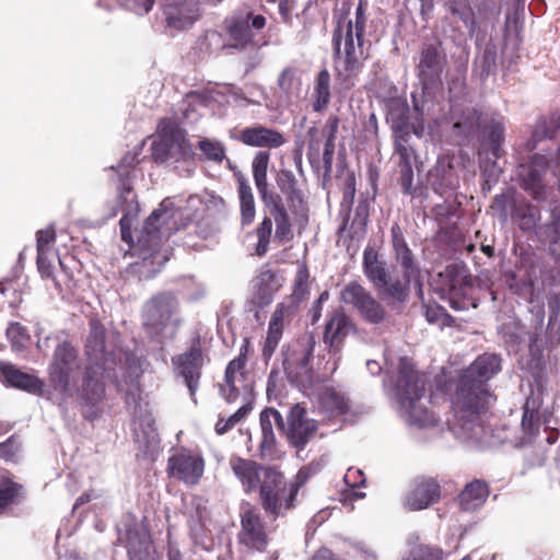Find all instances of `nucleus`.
<instances>
[{
  "mask_svg": "<svg viewBox=\"0 0 560 560\" xmlns=\"http://www.w3.org/2000/svg\"><path fill=\"white\" fill-rule=\"evenodd\" d=\"M501 371V358L494 353H482L462 370L455 381L452 409L455 420L468 438L482 441L486 438L490 409L495 395L489 381Z\"/></svg>",
  "mask_w": 560,
  "mask_h": 560,
  "instance_id": "1",
  "label": "nucleus"
},
{
  "mask_svg": "<svg viewBox=\"0 0 560 560\" xmlns=\"http://www.w3.org/2000/svg\"><path fill=\"white\" fill-rule=\"evenodd\" d=\"M366 18L362 3L355 10L354 22L348 14H340L332 32V47L335 56L341 58V66L337 67V78L347 89L354 85L355 79L363 69L365 60L370 58L371 44L365 42Z\"/></svg>",
  "mask_w": 560,
  "mask_h": 560,
  "instance_id": "2",
  "label": "nucleus"
},
{
  "mask_svg": "<svg viewBox=\"0 0 560 560\" xmlns=\"http://www.w3.org/2000/svg\"><path fill=\"white\" fill-rule=\"evenodd\" d=\"M117 387L120 385L115 369L105 363L86 362L80 378V386L74 387L81 407L82 417L93 422L103 413L106 399V381Z\"/></svg>",
  "mask_w": 560,
  "mask_h": 560,
  "instance_id": "3",
  "label": "nucleus"
},
{
  "mask_svg": "<svg viewBox=\"0 0 560 560\" xmlns=\"http://www.w3.org/2000/svg\"><path fill=\"white\" fill-rule=\"evenodd\" d=\"M80 368L78 348L68 339L59 341L47 368V380L62 402H67L73 396L74 380Z\"/></svg>",
  "mask_w": 560,
  "mask_h": 560,
  "instance_id": "4",
  "label": "nucleus"
},
{
  "mask_svg": "<svg viewBox=\"0 0 560 560\" xmlns=\"http://www.w3.org/2000/svg\"><path fill=\"white\" fill-rule=\"evenodd\" d=\"M262 510L277 520L296 506L298 490L284 474L278 468L267 470L266 480L258 491Z\"/></svg>",
  "mask_w": 560,
  "mask_h": 560,
  "instance_id": "5",
  "label": "nucleus"
},
{
  "mask_svg": "<svg viewBox=\"0 0 560 560\" xmlns=\"http://www.w3.org/2000/svg\"><path fill=\"white\" fill-rule=\"evenodd\" d=\"M447 63V54L440 39L423 42L420 45L415 71L423 91L434 90L442 84Z\"/></svg>",
  "mask_w": 560,
  "mask_h": 560,
  "instance_id": "6",
  "label": "nucleus"
},
{
  "mask_svg": "<svg viewBox=\"0 0 560 560\" xmlns=\"http://www.w3.org/2000/svg\"><path fill=\"white\" fill-rule=\"evenodd\" d=\"M268 525L255 505L247 503L240 512V529L236 541L241 550L247 553H264L270 544Z\"/></svg>",
  "mask_w": 560,
  "mask_h": 560,
  "instance_id": "7",
  "label": "nucleus"
},
{
  "mask_svg": "<svg viewBox=\"0 0 560 560\" xmlns=\"http://www.w3.org/2000/svg\"><path fill=\"white\" fill-rule=\"evenodd\" d=\"M179 302L171 291L152 295L143 306V326L154 335H162L167 327L176 330L182 319L176 317Z\"/></svg>",
  "mask_w": 560,
  "mask_h": 560,
  "instance_id": "8",
  "label": "nucleus"
},
{
  "mask_svg": "<svg viewBox=\"0 0 560 560\" xmlns=\"http://www.w3.org/2000/svg\"><path fill=\"white\" fill-rule=\"evenodd\" d=\"M427 375L416 370L411 359L402 357L398 363V377L395 384L396 396L399 404L409 410L416 419L417 401L425 392Z\"/></svg>",
  "mask_w": 560,
  "mask_h": 560,
  "instance_id": "9",
  "label": "nucleus"
},
{
  "mask_svg": "<svg viewBox=\"0 0 560 560\" xmlns=\"http://www.w3.org/2000/svg\"><path fill=\"white\" fill-rule=\"evenodd\" d=\"M340 301L353 310L369 324L380 325L387 318L383 304L358 281L346 283L340 291Z\"/></svg>",
  "mask_w": 560,
  "mask_h": 560,
  "instance_id": "10",
  "label": "nucleus"
},
{
  "mask_svg": "<svg viewBox=\"0 0 560 560\" xmlns=\"http://www.w3.org/2000/svg\"><path fill=\"white\" fill-rule=\"evenodd\" d=\"M206 360L208 358L205 354L199 338H196L186 351L172 357V364L176 376L184 381L191 399L195 401Z\"/></svg>",
  "mask_w": 560,
  "mask_h": 560,
  "instance_id": "11",
  "label": "nucleus"
},
{
  "mask_svg": "<svg viewBox=\"0 0 560 560\" xmlns=\"http://www.w3.org/2000/svg\"><path fill=\"white\" fill-rule=\"evenodd\" d=\"M442 277V298L446 299L450 306L455 311L467 310L472 302V279L463 268L452 265L445 268Z\"/></svg>",
  "mask_w": 560,
  "mask_h": 560,
  "instance_id": "12",
  "label": "nucleus"
},
{
  "mask_svg": "<svg viewBox=\"0 0 560 560\" xmlns=\"http://www.w3.org/2000/svg\"><path fill=\"white\" fill-rule=\"evenodd\" d=\"M266 18L261 14L247 12L245 14H234L224 21L225 31L233 47L244 49L255 44V33L266 26Z\"/></svg>",
  "mask_w": 560,
  "mask_h": 560,
  "instance_id": "13",
  "label": "nucleus"
},
{
  "mask_svg": "<svg viewBox=\"0 0 560 560\" xmlns=\"http://www.w3.org/2000/svg\"><path fill=\"white\" fill-rule=\"evenodd\" d=\"M205 465L200 454L182 450L168 458L166 470L170 477L192 487L199 483L205 472Z\"/></svg>",
  "mask_w": 560,
  "mask_h": 560,
  "instance_id": "14",
  "label": "nucleus"
},
{
  "mask_svg": "<svg viewBox=\"0 0 560 560\" xmlns=\"http://www.w3.org/2000/svg\"><path fill=\"white\" fill-rule=\"evenodd\" d=\"M229 466L238 480L245 494L258 492L266 480L267 470L276 466H265L256 460L244 458L238 455H232L229 459Z\"/></svg>",
  "mask_w": 560,
  "mask_h": 560,
  "instance_id": "15",
  "label": "nucleus"
},
{
  "mask_svg": "<svg viewBox=\"0 0 560 560\" xmlns=\"http://www.w3.org/2000/svg\"><path fill=\"white\" fill-rule=\"evenodd\" d=\"M318 430L317 421L307 417V411L300 404L291 407L288 415L285 435L296 450H304Z\"/></svg>",
  "mask_w": 560,
  "mask_h": 560,
  "instance_id": "16",
  "label": "nucleus"
},
{
  "mask_svg": "<svg viewBox=\"0 0 560 560\" xmlns=\"http://www.w3.org/2000/svg\"><path fill=\"white\" fill-rule=\"evenodd\" d=\"M275 182L279 190L278 192L276 191V194L281 197L288 211L295 215L307 211L306 196L291 170H279L276 174Z\"/></svg>",
  "mask_w": 560,
  "mask_h": 560,
  "instance_id": "17",
  "label": "nucleus"
},
{
  "mask_svg": "<svg viewBox=\"0 0 560 560\" xmlns=\"http://www.w3.org/2000/svg\"><path fill=\"white\" fill-rule=\"evenodd\" d=\"M544 392L541 386L530 388L528 396L523 405V415L521 421V444H532L539 435L541 419L540 408L544 404Z\"/></svg>",
  "mask_w": 560,
  "mask_h": 560,
  "instance_id": "18",
  "label": "nucleus"
},
{
  "mask_svg": "<svg viewBox=\"0 0 560 560\" xmlns=\"http://www.w3.org/2000/svg\"><path fill=\"white\" fill-rule=\"evenodd\" d=\"M441 486L433 477L420 476L413 479L405 495V505L410 511H420L439 502Z\"/></svg>",
  "mask_w": 560,
  "mask_h": 560,
  "instance_id": "19",
  "label": "nucleus"
},
{
  "mask_svg": "<svg viewBox=\"0 0 560 560\" xmlns=\"http://www.w3.org/2000/svg\"><path fill=\"white\" fill-rule=\"evenodd\" d=\"M353 329L354 324L345 311L342 308L334 310L327 317L323 334V341L329 353H339Z\"/></svg>",
  "mask_w": 560,
  "mask_h": 560,
  "instance_id": "20",
  "label": "nucleus"
},
{
  "mask_svg": "<svg viewBox=\"0 0 560 560\" xmlns=\"http://www.w3.org/2000/svg\"><path fill=\"white\" fill-rule=\"evenodd\" d=\"M411 137L394 138V155L397 156V166L399 170V184L404 195L411 198L418 197V188L412 186L413 168L412 159L416 156L415 149L410 145Z\"/></svg>",
  "mask_w": 560,
  "mask_h": 560,
  "instance_id": "21",
  "label": "nucleus"
},
{
  "mask_svg": "<svg viewBox=\"0 0 560 560\" xmlns=\"http://www.w3.org/2000/svg\"><path fill=\"white\" fill-rule=\"evenodd\" d=\"M387 120L390 122L393 138L411 137V133L417 137L423 135V124L411 121L410 107L406 100L392 98L387 103Z\"/></svg>",
  "mask_w": 560,
  "mask_h": 560,
  "instance_id": "22",
  "label": "nucleus"
},
{
  "mask_svg": "<svg viewBox=\"0 0 560 560\" xmlns=\"http://www.w3.org/2000/svg\"><path fill=\"white\" fill-rule=\"evenodd\" d=\"M235 140L248 147L256 148H279L284 144V136L276 130L262 125L245 127L233 137Z\"/></svg>",
  "mask_w": 560,
  "mask_h": 560,
  "instance_id": "23",
  "label": "nucleus"
},
{
  "mask_svg": "<svg viewBox=\"0 0 560 560\" xmlns=\"http://www.w3.org/2000/svg\"><path fill=\"white\" fill-rule=\"evenodd\" d=\"M265 208L269 211L271 219L275 221V241L280 245H284L294 238L293 225L281 197L277 196L262 201Z\"/></svg>",
  "mask_w": 560,
  "mask_h": 560,
  "instance_id": "24",
  "label": "nucleus"
},
{
  "mask_svg": "<svg viewBox=\"0 0 560 560\" xmlns=\"http://www.w3.org/2000/svg\"><path fill=\"white\" fill-rule=\"evenodd\" d=\"M0 373L8 386L36 396L43 395L45 382L38 376L23 372L12 363H0Z\"/></svg>",
  "mask_w": 560,
  "mask_h": 560,
  "instance_id": "25",
  "label": "nucleus"
},
{
  "mask_svg": "<svg viewBox=\"0 0 560 560\" xmlns=\"http://www.w3.org/2000/svg\"><path fill=\"white\" fill-rule=\"evenodd\" d=\"M86 362L108 365L110 353L106 352V328L98 319L90 320V330L84 345Z\"/></svg>",
  "mask_w": 560,
  "mask_h": 560,
  "instance_id": "26",
  "label": "nucleus"
},
{
  "mask_svg": "<svg viewBox=\"0 0 560 560\" xmlns=\"http://www.w3.org/2000/svg\"><path fill=\"white\" fill-rule=\"evenodd\" d=\"M166 23L170 27L182 31L190 27L200 16L199 5L191 0L167 4L164 9Z\"/></svg>",
  "mask_w": 560,
  "mask_h": 560,
  "instance_id": "27",
  "label": "nucleus"
},
{
  "mask_svg": "<svg viewBox=\"0 0 560 560\" xmlns=\"http://www.w3.org/2000/svg\"><path fill=\"white\" fill-rule=\"evenodd\" d=\"M315 345L316 341L313 334H304L299 337L293 345L291 353L288 354L283 362L284 369L288 370L292 365H296L303 371L307 380H310L312 373L310 363L313 358Z\"/></svg>",
  "mask_w": 560,
  "mask_h": 560,
  "instance_id": "28",
  "label": "nucleus"
},
{
  "mask_svg": "<svg viewBox=\"0 0 560 560\" xmlns=\"http://www.w3.org/2000/svg\"><path fill=\"white\" fill-rule=\"evenodd\" d=\"M392 246L396 261L401 266L405 277L416 276L418 272L417 265L411 249L409 248L401 226L394 222L390 228Z\"/></svg>",
  "mask_w": 560,
  "mask_h": 560,
  "instance_id": "29",
  "label": "nucleus"
},
{
  "mask_svg": "<svg viewBox=\"0 0 560 560\" xmlns=\"http://www.w3.org/2000/svg\"><path fill=\"white\" fill-rule=\"evenodd\" d=\"M490 494L488 482L474 479L468 482L458 494V503L463 511L474 512L480 509Z\"/></svg>",
  "mask_w": 560,
  "mask_h": 560,
  "instance_id": "30",
  "label": "nucleus"
},
{
  "mask_svg": "<svg viewBox=\"0 0 560 560\" xmlns=\"http://www.w3.org/2000/svg\"><path fill=\"white\" fill-rule=\"evenodd\" d=\"M428 177L434 192L440 196L455 190L459 185L456 171L450 163L439 162L430 170Z\"/></svg>",
  "mask_w": 560,
  "mask_h": 560,
  "instance_id": "31",
  "label": "nucleus"
},
{
  "mask_svg": "<svg viewBox=\"0 0 560 560\" xmlns=\"http://www.w3.org/2000/svg\"><path fill=\"white\" fill-rule=\"evenodd\" d=\"M270 153L268 151H258L252 162L253 178L261 201L277 197L275 190L269 188L268 166Z\"/></svg>",
  "mask_w": 560,
  "mask_h": 560,
  "instance_id": "32",
  "label": "nucleus"
},
{
  "mask_svg": "<svg viewBox=\"0 0 560 560\" xmlns=\"http://www.w3.org/2000/svg\"><path fill=\"white\" fill-rule=\"evenodd\" d=\"M363 271L376 290L386 287L388 277L386 264L373 247L368 246L363 252Z\"/></svg>",
  "mask_w": 560,
  "mask_h": 560,
  "instance_id": "33",
  "label": "nucleus"
},
{
  "mask_svg": "<svg viewBox=\"0 0 560 560\" xmlns=\"http://www.w3.org/2000/svg\"><path fill=\"white\" fill-rule=\"evenodd\" d=\"M159 252L156 247L150 252L142 253L140 260H137L128 266L126 272L139 281L150 280L156 276L161 270V265L155 261Z\"/></svg>",
  "mask_w": 560,
  "mask_h": 560,
  "instance_id": "34",
  "label": "nucleus"
},
{
  "mask_svg": "<svg viewBox=\"0 0 560 560\" xmlns=\"http://www.w3.org/2000/svg\"><path fill=\"white\" fill-rule=\"evenodd\" d=\"M480 118L481 113L478 109L474 107H466L453 124V131L462 139H471L479 130Z\"/></svg>",
  "mask_w": 560,
  "mask_h": 560,
  "instance_id": "35",
  "label": "nucleus"
},
{
  "mask_svg": "<svg viewBox=\"0 0 560 560\" xmlns=\"http://www.w3.org/2000/svg\"><path fill=\"white\" fill-rule=\"evenodd\" d=\"M152 541L147 533L138 528L127 530L126 548L129 560H148Z\"/></svg>",
  "mask_w": 560,
  "mask_h": 560,
  "instance_id": "36",
  "label": "nucleus"
},
{
  "mask_svg": "<svg viewBox=\"0 0 560 560\" xmlns=\"http://www.w3.org/2000/svg\"><path fill=\"white\" fill-rule=\"evenodd\" d=\"M237 192L241 208V223L242 225H249L255 220L256 206L252 187L243 175L237 176Z\"/></svg>",
  "mask_w": 560,
  "mask_h": 560,
  "instance_id": "37",
  "label": "nucleus"
},
{
  "mask_svg": "<svg viewBox=\"0 0 560 560\" xmlns=\"http://www.w3.org/2000/svg\"><path fill=\"white\" fill-rule=\"evenodd\" d=\"M331 98L330 92V73L324 68L322 69L315 79L314 90L312 93V107L315 113H322L325 110Z\"/></svg>",
  "mask_w": 560,
  "mask_h": 560,
  "instance_id": "38",
  "label": "nucleus"
},
{
  "mask_svg": "<svg viewBox=\"0 0 560 560\" xmlns=\"http://www.w3.org/2000/svg\"><path fill=\"white\" fill-rule=\"evenodd\" d=\"M445 7L452 15L457 16L462 21L470 36L477 33L479 24L470 0H447Z\"/></svg>",
  "mask_w": 560,
  "mask_h": 560,
  "instance_id": "39",
  "label": "nucleus"
},
{
  "mask_svg": "<svg viewBox=\"0 0 560 560\" xmlns=\"http://www.w3.org/2000/svg\"><path fill=\"white\" fill-rule=\"evenodd\" d=\"M459 205L454 202H443L435 205L431 209V213L439 225L441 232L451 237L456 234L457 226L452 221L458 211Z\"/></svg>",
  "mask_w": 560,
  "mask_h": 560,
  "instance_id": "40",
  "label": "nucleus"
},
{
  "mask_svg": "<svg viewBox=\"0 0 560 560\" xmlns=\"http://www.w3.org/2000/svg\"><path fill=\"white\" fill-rule=\"evenodd\" d=\"M319 402L331 416H343L351 409L350 400L334 387L325 388L319 396Z\"/></svg>",
  "mask_w": 560,
  "mask_h": 560,
  "instance_id": "41",
  "label": "nucleus"
},
{
  "mask_svg": "<svg viewBox=\"0 0 560 560\" xmlns=\"http://www.w3.org/2000/svg\"><path fill=\"white\" fill-rule=\"evenodd\" d=\"M512 218L522 231L529 232L536 228L540 220V210L529 202L518 201L513 207Z\"/></svg>",
  "mask_w": 560,
  "mask_h": 560,
  "instance_id": "42",
  "label": "nucleus"
},
{
  "mask_svg": "<svg viewBox=\"0 0 560 560\" xmlns=\"http://www.w3.org/2000/svg\"><path fill=\"white\" fill-rule=\"evenodd\" d=\"M166 200L162 201L160 208L155 209L144 221L142 233L145 235L148 243H153V247L160 245V233L162 224L165 223L166 219Z\"/></svg>",
  "mask_w": 560,
  "mask_h": 560,
  "instance_id": "43",
  "label": "nucleus"
},
{
  "mask_svg": "<svg viewBox=\"0 0 560 560\" xmlns=\"http://www.w3.org/2000/svg\"><path fill=\"white\" fill-rule=\"evenodd\" d=\"M504 131L503 117H492L485 127V132L487 133L490 145V152L495 159H500L504 153V150L502 149Z\"/></svg>",
  "mask_w": 560,
  "mask_h": 560,
  "instance_id": "44",
  "label": "nucleus"
},
{
  "mask_svg": "<svg viewBox=\"0 0 560 560\" xmlns=\"http://www.w3.org/2000/svg\"><path fill=\"white\" fill-rule=\"evenodd\" d=\"M23 498V486L8 477L0 480V515L11 505L19 504Z\"/></svg>",
  "mask_w": 560,
  "mask_h": 560,
  "instance_id": "45",
  "label": "nucleus"
},
{
  "mask_svg": "<svg viewBox=\"0 0 560 560\" xmlns=\"http://www.w3.org/2000/svg\"><path fill=\"white\" fill-rule=\"evenodd\" d=\"M340 119L337 115H330L326 120L323 132L326 137L323 151V161L326 168H330L335 153V141L339 128Z\"/></svg>",
  "mask_w": 560,
  "mask_h": 560,
  "instance_id": "46",
  "label": "nucleus"
},
{
  "mask_svg": "<svg viewBox=\"0 0 560 560\" xmlns=\"http://www.w3.org/2000/svg\"><path fill=\"white\" fill-rule=\"evenodd\" d=\"M246 361L241 358H235L230 361L226 365L224 373V382L229 387V394L226 395V400L229 402L234 401L240 394L238 388L236 387V373H241V375L245 374Z\"/></svg>",
  "mask_w": 560,
  "mask_h": 560,
  "instance_id": "47",
  "label": "nucleus"
},
{
  "mask_svg": "<svg viewBox=\"0 0 560 560\" xmlns=\"http://www.w3.org/2000/svg\"><path fill=\"white\" fill-rule=\"evenodd\" d=\"M255 236L257 238V244L255 247V253L259 257H264L268 250L272 236V219L269 215H265L261 222L255 229Z\"/></svg>",
  "mask_w": 560,
  "mask_h": 560,
  "instance_id": "48",
  "label": "nucleus"
},
{
  "mask_svg": "<svg viewBox=\"0 0 560 560\" xmlns=\"http://www.w3.org/2000/svg\"><path fill=\"white\" fill-rule=\"evenodd\" d=\"M410 276L408 279L404 276L405 281L402 282L399 279L389 280L387 277L386 287H382V290H377L384 295V299L387 301L394 302H404L408 296Z\"/></svg>",
  "mask_w": 560,
  "mask_h": 560,
  "instance_id": "49",
  "label": "nucleus"
},
{
  "mask_svg": "<svg viewBox=\"0 0 560 560\" xmlns=\"http://www.w3.org/2000/svg\"><path fill=\"white\" fill-rule=\"evenodd\" d=\"M548 305L551 313L547 327V338L550 346H556L560 342V325L557 324L560 314V292L549 300Z\"/></svg>",
  "mask_w": 560,
  "mask_h": 560,
  "instance_id": "50",
  "label": "nucleus"
},
{
  "mask_svg": "<svg viewBox=\"0 0 560 560\" xmlns=\"http://www.w3.org/2000/svg\"><path fill=\"white\" fill-rule=\"evenodd\" d=\"M549 222L537 230L539 240L544 243L558 244L560 242V211L553 210Z\"/></svg>",
  "mask_w": 560,
  "mask_h": 560,
  "instance_id": "51",
  "label": "nucleus"
},
{
  "mask_svg": "<svg viewBox=\"0 0 560 560\" xmlns=\"http://www.w3.org/2000/svg\"><path fill=\"white\" fill-rule=\"evenodd\" d=\"M57 240L56 230L52 226L39 230L36 233V249L39 253V259L43 260L45 254H54V245Z\"/></svg>",
  "mask_w": 560,
  "mask_h": 560,
  "instance_id": "52",
  "label": "nucleus"
},
{
  "mask_svg": "<svg viewBox=\"0 0 560 560\" xmlns=\"http://www.w3.org/2000/svg\"><path fill=\"white\" fill-rule=\"evenodd\" d=\"M197 148L209 161L221 163L225 158V148L219 141L206 138L198 142Z\"/></svg>",
  "mask_w": 560,
  "mask_h": 560,
  "instance_id": "53",
  "label": "nucleus"
},
{
  "mask_svg": "<svg viewBox=\"0 0 560 560\" xmlns=\"http://www.w3.org/2000/svg\"><path fill=\"white\" fill-rule=\"evenodd\" d=\"M424 315L430 324H435L441 328L455 326V318L440 305H428Z\"/></svg>",
  "mask_w": 560,
  "mask_h": 560,
  "instance_id": "54",
  "label": "nucleus"
},
{
  "mask_svg": "<svg viewBox=\"0 0 560 560\" xmlns=\"http://www.w3.org/2000/svg\"><path fill=\"white\" fill-rule=\"evenodd\" d=\"M442 548L431 545H418L404 560H443Z\"/></svg>",
  "mask_w": 560,
  "mask_h": 560,
  "instance_id": "55",
  "label": "nucleus"
},
{
  "mask_svg": "<svg viewBox=\"0 0 560 560\" xmlns=\"http://www.w3.org/2000/svg\"><path fill=\"white\" fill-rule=\"evenodd\" d=\"M523 188L530 194L534 199H539L544 192L542 176L536 170L530 167L528 173L523 178Z\"/></svg>",
  "mask_w": 560,
  "mask_h": 560,
  "instance_id": "56",
  "label": "nucleus"
},
{
  "mask_svg": "<svg viewBox=\"0 0 560 560\" xmlns=\"http://www.w3.org/2000/svg\"><path fill=\"white\" fill-rule=\"evenodd\" d=\"M283 334V326L269 324L265 345L262 347V357L268 360L275 353Z\"/></svg>",
  "mask_w": 560,
  "mask_h": 560,
  "instance_id": "57",
  "label": "nucleus"
},
{
  "mask_svg": "<svg viewBox=\"0 0 560 560\" xmlns=\"http://www.w3.org/2000/svg\"><path fill=\"white\" fill-rule=\"evenodd\" d=\"M310 271L305 262L299 264L293 281L292 294L299 299L308 292Z\"/></svg>",
  "mask_w": 560,
  "mask_h": 560,
  "instance_id": "58",
  "label": "nucleus"
},
{
  "mask_svg": "<svg viewBox=\"0 0 560 560\" xmlns=\"http://www.w3.org/2000/svg\"><path fill=\"white\" fill-rule=\"evenodd\" d=\"M174 141L170 138H159L151 144L152 159L158 163H164L168 160Z\"/></svg>",
  "mask_w": 560,
  "mask_h": 560,
  "instance_id": "59",
  "label": "nucleus"
},
{
  "mask_svg": "<svg viewBox=\"0 0 560 560\" xmlns=\"http://www.w3.org/2000/svg\"><path fill=\"white\" fill-rule=\"evenodd\" d=\"M7 337L10 340L12 347L21 348L25 347L30 340L27 329L20 323H11L7 328Z\"/></svg>",
  "mask_w": 560,
  "mask_h": 560,
  "instance_id": "60",
  "label": "nucleus"
},
{
  "mask_svg": "<svg viewBox=\"0 0 560 560\" xmlns=\"http://www.w3.org/2000/svg\"><path fill=\"white\" fill-rule=\"evenodd\" d=\"M320 470V464L311 462L307 465H304L300 468V470L296 472L294 478L290 480L293 486H295L298 492L301 490L302 487L305 486V483L308 481V479L316 474H318Z\"/></svg>",
  "mask_w": 560,
  "mask_h": 560,
  "instance_id": "61",
  "label": "nucleus"
},
{
  "mask_svg": "<svg viewBox=\"0 0 560 560\" xmlns=\"http://www.w3.org/2000/svg\"><path fill=\"white\" fill-rule=\"evenodd\" d=\"M320 470V464L311 462L307 465H304L300 468V470L296 472L294 478L290 480L293 486H295L298 492L301 490L302 487L305 486V483L308 481V479L316 474H318Z\"/></svg>",
  "mask_w": 560,
  "mask_h": 560,
  "instance_id": "62",
  "label": "nucleus"
},
{
  "mask_svg": "<svg viewBox=\"0 0 560 560\" xmlns=\"http://www.w3.org/2000/svg\"><path fill=\"white\" fill-rule=\"evenodd\" d=\"M298 80V69L294 67H285L279 74L277 84L278 88L289 96L294 88V83Z\"/></svg>",
  "mask_w": 560,
  "mask_h": 560,
  "instance_id": "63",
  "label": "nucleus"
},
{
  "mask_svg": "<svg viewBox=\"0 0 560 560\" xmlns=\"http://www.w3.org/2000/svg\"><path fill=\"white\" fill-rule=\"evenodd\" d=\"M276 435L273 431L261 432L259 444V457L261 459H272L276 453Z\"/></svg>",
  "mask_w": 560,
  "mask_h": 560,
  "instance_id": "64",
  "label": "nucleus"
}]
</instances>
